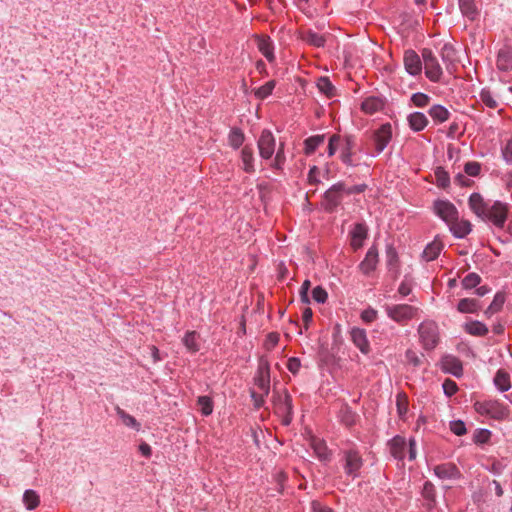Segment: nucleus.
<instances>
[{
    "instance_id": "obj_57",
    "label": "nucleus",
    "mask_w": 512,
    "mask_h": 512,
    "mask_svg": "<svg viewBox=\"0 0 512 512\" xmlns=\"http://www.w3.org/2000/svg\"><path fill=\"white\" fill-rule=\"evenodd\" d=\"M377 311L373 308H368V309H365L362 313H361V319L365 322V323H372L376 320L377 318Z\"/></svg>"
},
{
    "instance_id": "obj_20",
    "label": "nucleus",
    "mask_w": 512,
    "mask_h": 512,
    "mask_svg": "<svg viewBox=\"0 0 512 512\" xmlns=\"http://www.w3.org/2000/svg\"><path fill=\"white\" fill-rule=\"evenodd\" d=\"M434 472L440 479H456L460 476L458 468L452 463L437 465Z\"/></svg>"
},
{
    "instance_id": "obj_1",
    "label": "nucleus",
    "mask_w": 512,
    "mask_h": 512,
    "mask_svg": "<svg viewBox=\"0 0 512 512\" xmlns=\"http://www.w3.org/2000/svg\"><path fill=\"white\" fill-rule=\"evenodd\" d=\"M474 409L478 414L497 421L507 419L510 413L507 406L495 399L476 401Z\"/></svg>"
},
{
    "instance_id": "obj_7",
    "label": "nucleus",
    "mask_w": 512,
    "mask_h": 512,
    "mask_svg": "<svg viewBox=\"0 0 512 512\" xmlns=\"http://www.w3.org/2000/svg\"><path fill=\"white\" fill-rule=\"evenodd\" d=\"M345 183L338 182L330 187L324 194V207L327 211H333L342 201Z\"/></svg>"
},
{
    "instance_id": "obj_43",
    "label": "nucleus",
    "mask_w": 512,
    "mask_h": 512,
    "mask_svg": "<svg viewBox=\"0 0 512 512\" xmlns=\"http://www.w3.org/2000/svg\"><path fill=\"white\" fill-rule=\"evenodd\" d=\"M197 405L203 415L208 416L213 412V401L208 396H200L197 400Z\"/></svg>"
},
{
    "instance_id": "obj_49",
    "label": "nucleus",
    "mask_w": 512,
    "mask_h": 512,
    "mask_svg": "<svg viewBox=\"0 0 512 512\" xmlns=\"http://www.w3.org/2000/svg\"><path fill=\"white\" fill-rule=\"evenodd\" d=\"M429 96L424 93H414L411 97L412 103L417 107H425L429 104Z\"/></svg>"
},
{
    "instance_id": "obj_58",
    "label": "nucleus",
    "mask_w": 512,
    "mask_h": 512,
    "mask_svg": "<svg viewBox=\"0 0 512 512\" xmlns=\"http://www.w3.org/2000/svg\"><path fill=\"white\" fill-rule=\"evenodd\" d=\"M340 142V136L337 134H334L330 137L329 143H328V156L331 157L335 154L337 147Z\"/></svg>"
},
{
    "instance_id": "obj_50",
    "label": "nucleus",
    "mask_w": 512,
    "mask_h": 512,
    "mask_svg": "<svg viewBox=\"0 0 512 512\" xmlns=\"http://www.w3.org/2000/svg\"><path fill=\"white\" fill-rule=\"evenodd\" d=\"M423 497L430 501L431 503L435 502V488L431 482H425L422 490Z\"/></svg>"
},
{
    "instance_id": "obj_41",
    "label": "nucleus",
    "mask_w": 512,
    "mask_h": 512,
    "mask_svg": "<svg viewBox=\"0 0 512 512\" xmlns=\"http://www.w3.org/2000/svg\"><path fill=\"white\" fill-rule=\"evenodd\" d=\"M229 145L238 149L244 142V134L240 129L234 128L230 131L228 137Z\"/></svg>"
},
{
    "instance_id": "obj_42",
    "label": "nucleus",
    "mask_w": 512,
    "mask_h": 512,
    "mask_svg": "<svg viewBox=\"0 0 512 512\" xmlns=\"http://www.w3.org/2000/svg\"><path fill=\"white\" fill-rule=\"evenodd\" d=\"M356 414L351 410L350 407L344 406L340 410V419L346 426H352L356 422Z\"/></svg>"
},
{
    "instance_id": "obj_12",
    "label": "nucleus",
    "mask_w": 512,
    "mask_h": 512,
    "mask_svg": "<svg viewBox=\"0 0 512 512\" xmlns=\"http://www.w3.org/2000/svg\"><path fill=\"white\" fill-rule=\"evenodd\" d=\"M392 137V128L389 123L383 124L378 130L375 131L374 140L377 152H382Z\"/></svg>"
},
{
    "instance_id": "obj_35",
    "label": "nucleus",
    "mask_w": 512,
    "mask_h": 512,
    "mask_svg": "<svg viewBox=\"0 0 512 512\" xmlns=\"http://www.w3.org/2000/svg\"><path fill=\"white\" fill-rule=\"evenodd\" d=\"M257 47H258L259 51L265 56V58L268 61L271 62L274 60L272 44H271V41L269 38H264V37L258 38L257 39Z\"/></svg>"
},
{
    "instance_id": "obj_11",
    "label": "nucleus",
    "mask_w": 512,
    "mask_h": 512,
    "mask_svg": "<svg viewBox=\"0 0 512 512\" xmlns=\"http://www.w3.org/2000/svg\"><path fill=\"white\" fill-rule=\"evenodd\" d=\"M378 250L376 248V246H371L366 255H365V258L361 261V263L359 264V270L365 274V275H369L371 272H373L376 267H377V264H378Z\"/></svg>"
},
{
    "instance_id": "obj_19",
    "label": "nucleus",
    "mask_w": 512,
    "mask_h": 512,
    "mask_svg": "<svg viewBox=\"0 0 512 512\" xmlns=\"http://www.w3.org/2000/svg\"><path fill=\"white\" fill-rule=\"evenodd\" d=\"M469 206L471 210L480 218H484L487 214L488 204L484 201L479 193H473L469 198Z\"/></svg>"
},
{
    "instance_id": "obj_17",
    "label": "nucleus",
    "mask_w": 512,
    "mask_h": 512,
    "mask_svg": "<svg viewBox=\"0 0 512 512\" xmlns=\"http://www.w3.org/2000/svg\"><path fill=\"white\" fill-rule=\"evenodd\" d=\"M241 168L246 173L252 174L256 171L255 169V157L252 147L246 145L242 148L240 153Z\"/></svg>"
},
{
    "instance_id": "obj_37",
    "label": "nucleus",
    "mask_w": 512,
    "mask_h": 512,
    "mask_svg": "<svg viewBox=\"0 0 512 512\" xmlns=\"http://www.w3.org/2000/svg\"><path fill=\"white\" fill-rule=\"evenodd\" d=\"M317 87L328 98L335 96L336 89L327 77H320L317 81Z\"/></svg>"
},
{
    "instance_id": "obj_8",
    "label": "nucleus",
    "mask_w": 512,
    "mask_h": 512,
    "mask_svg": "<svg viewBox=\"0 0 512 512\" xmlns=\"http://www.w3.org/2000/svg\"><path fill=\"white\" fill-rule=\"evenodd\" d=\"M344 461L345 473L352 478L358 477L363 465L361 455L355 450H347L344 452Z\"/></svg>"
},
{
    "instance_id": "obj_2",
    "label": "nucleus",
    "mask_w": 512,
    "mask_h": 512,
    "mask_svg": "<svg viewBox=\"0 0 512 512\" xmlns=\"http://www.w3.org/2000/svg\"><path fill=\"white\" fill-rule=\"evenodd\" d=\"M385 312L394 322L405 325L408 321L417 318L419 308L409 304L386 305Z\"/></svg>"
},
{
    "instance_id": "obj_33",
    "label": "nucleus",
    "mask_w": 512,
    "mask_h": 512,
    "mask_svg": "<svg viewBox=\"0 0 512 512\" xmlns=\"http://www.w3.org/2000/svg\"><path fill=\"white\" fill-rule=\"evenodd\" d=\"M429 115L434 121L443 123L448 120L450 113L445 107L434 105L429 109Z\"/></svg>"
},
{
    "instance_id": "obj_32",
    "label": "nucleus",
    "mask_w": 512,
    "mask_h": 512,
    "mask_svg": "<svg viewBox=\"0 0 512 512\" xmlns=\"http://www.w3.org/2000/svg\"><path fill=\"white\" fill-rule=\"evenodd\" d=\"M116 413L118 417L121 419L123 425L133 428L136 431L140 430V423L132 415L128 414L120 407H116Z\"/></svg>"
},
{
    "instance_id": "obj_64",
    "label": "nucleus",
    "mask_w": 512,
    "mask_h": 512,
    "mask_svg": "<svg viewBox=\"0 0 512 512\" xmlns=\"http://www.w3.org/2000/svg\"><path fill=\"white\" fill-rule=\"evenodd\" d=\"M504 159L512 163V138L507 142L505 148L502 151Z\"/></svg>"
},
{
    "instance_id": "obj_21",
    "label": "nucleus",
    "mask_w": 512,
    "mask_h": 512,
    "mask_svg": "<svg viewBox=\"0 0 512 512\" xmlns=\"http://www.w3.org/2000/svg\"><path fill=\"white\" fill-rule=\"evenodd\" d=\"M367 237V228L362 223H357L351 232V246L354 250L362 247L363 241Z\"/></svg>"
},
{
    "instance_id": "obj_53",
    "label": "nucleus",
    "mask_w": 512,
    "mask_h": 512,
    "mask_svg": "<svg viewBox=\"0 0 512 512\" xmlns=\"http://www.w3.org/2000/svg\"><path fill=\"white\" fill-rule=\"evenodd\" d=\"M442 387H443L444 393L449 397L454 395L458 390L457 384L451 379H446L443 382Z\"/></svg>"
},
{
    "instance_id": "obj_48",
    "label": "nucleus",
    "mask_w": 512,
    "mask_h": 512,
    "mask_svg": "<svg viewBox=\"0 0 512 512\" xmlns=\"http://www.w3.org/2000/svg\"><path fill=\"white\" fill-rule=\"evenodd\" d=\"M397 411L400 416H403L408 411V398L404 393H399L396 399Z\"/></svg>"
},
{
    "instance_id": "obj_26",
    "label": "nucleus",
    "mask_w": 512,
    "mask_h": 512,
    "mask_svg": "<svg viewBox=\"0 0 512 512\" xmlns=\"http://www.w3.org/2000/svg\"><path fill=\"white\" fill-rule=\"evenodd\" d=\"M182 341L189 352L196 353L200 350L199 335L195 331L187 332Z\"/></svg>"
},
{
    "instance_id": "obj_36",
    "label": "nucleus",
    "mask_w": 512,
    "mask_h": 512,
    "mask_svg": "<svg viewBox=\"0 0 512 512\" xmlns=\"http://www.w3.org/2000/svg\"><path fill=\"white\" fill-rule=\"evenodd\" d=\"M324 135H315L305 140V153L311 155L315 150L324 143Z\"/></svg>"
},
{
    "instance_id": "obj_38",
    "label": "nucleus",
    "mask_w": 512,
    "mask_h": 512,
    "mask_svg": "<svg viewBox=\"0 0 512 512\" xmlns=\"http://www.w3.org/2000/svg\"><path fill=\"white\" fill-rule=\"evenodd\" d=\"M311 447L320 460H327L329 457L328 449L324 441L313 438L311 441Z\"/></svg>"
},
{
    "instance_id": "obj_9",
    "label": "nucleus",
    "mask_w": 512,
    "mask_h": 512,
    "mask_svg": "<svg viewBox=\"0 0 512 512\" xmlns=\"http://www.w3.org/2000/svg\"><path fill=\"white\" fill-rule=\"evenodd\" d=\"M257 145L260 156L266 160L270 159L275 152L276 146V141L271 131L263 130L258 139Z\"/></svg>"
},
{
    "instance_id": "obj_47",
    "label": "nucleus",
    "mask_w": 512,
    "mask_h": 512,
    "mask_svg": "<svg viewBox=\"0 0 512 512\" xmlns=\"http://www.w3.org/2000/svg\"><path fill=\"white\" fill-rule=\"evenodd\" d=\"M274 87V81H268L255 91V96L259 99H265L272 93Z\"/></svg>"
},
{
    "instance_id": "obj_52",
    "label": "nucleus",
    "mask_w": 512,
    "mask_h": 512,
    "mask_svg": "<svg viewBox=\"0 0 512 512\" xmlns=\"http://www.w3.org/2000/svg\"><path fill=\"white\" fill-rule=\"evenodd\" d=\"M450 430L457 436L466 434L467 430L463 421L457 420L450 423Z\"/></svg>"
},
{
    "instance_id": "obj_63",
    "label": "nucleus",
    "mask_w": 512,
    "mask_h": 512,
    "mask_svg": "<svg viewBox=\"0 0 512 512\" xmlns=\"http://www.w3.org/2000/svg\"><path fill=\"white\" fill-rule=\"evenodd\" d=\"M366 188H367L366 184H359V185H354V186H350V187L345 185L344 193L347 195L360 194V193H363L366 190Z\"/></svg>"
},
{
    "instance_id": "obj_23",
    "label": "nucleus",
    "mask_w": 512,
    "mask_h": 512,
    "mask_svg": "<svg viewBox=\"0 0 512 512\" xmlns=\"http://www.w3.org/2000/svg\"><path fill=\"white\" fill-rule=\"evenodd\" d=\"M390 453L396 459H403L405 456L406 442L403 437L396 436L394 437L390 443Z\"/></svg>"
},
{
    "instance_id": "obj_28",
    "label": "nucleus",
    "mask_w": 512,
    "mask_h": 512,
    "mask_svg": "<svg viewBox=\"0 0 512 512\" xmlns=\"http://www.w3.org/2000/svg\"><path fill=\"white\" fill-rule=\"evenodd\" d=\"M480 309V303L476 299L463 298L457 305V310L460 313H475Z\"/></svg>"
},
{
    "instance_id": "obj_59",
    "label": "nucleus",
    "mask_w": 512,
    "mask_h": 512,
    "mask_svg": "<svg viewBox=\"0 0 512 512\" xmlns=\"http://www.w3.org/2000/svg\"><path fill=\"white\" fill-rule=\"evenodd\" d=\"M310 286H311L310 281L309 280H305L302 283V286L300 288V298H301V301L303 303H306V304H308L310 302L309 297H308V291L310 289Z\"/></svg>"
},
{
    "instance_id": "obj_60",
    "label": "nucleus",
    "mask_w": 512,
    "mask_h": 512,
    "mask_svg": "<svg viewBox=\"0 0 512 512\" xmlns=\"http://www.w3.org/2000/svg\"><path fill=\"white\" fill-rule=\"evenodd\" d=\"M436 178L438 186L445 188L449 184V176L444 170H438L436 172Z\"/></svg>"
},
{
    "instance_id": "obj_56",
    "label": "nucleus",
    "mask_w": 512,
    "mask_h": 512,
    "mask_svg": "<svg viewBox=\"0 0 512 512\" xmlns=\"http://www.w3.org/2000/svg\"><path fill=\"white\" fill-rule=\"evenodd\" d=\"M284 162H285V154H284L283 144H281L276 153V156H275L272 166L276 169H281Z\"/></svg>"
},
{
    "instance_id": "obj_34",
    "label": "nucleus",
    "mask_w": 512,
    "mask_h": 512,
    "mask_svg": "<svg viewBox=\"0 0 512 512\" xmlns=\"http://www.w3.org/2000/svg\"><path fill=\"white\" fill-rule=\"evenodd\" d=\"M448 225L456 237H464L471 231V224L468 221L459 222L457 219L454 223Z\"/></svg>"
},
{
    "instance_id": "obj_30",
    "label": "nucleus",
    "mask_w": 512,
    "mask_h": 512,
    "mask_svg": "<svg viewBox=\"0 0 512 512\" xmlns=\"http://www.w3.org/2000/svg\"><path fill=\"white\" fill-rule=\"evenodd\" d=\"M361 108L367 114H374L383 108V101L378 97H369L362 102Z\"/></svg>"
},
{
    "instance_id": "obj_29",
    "label": "nucleus",
    "mask_w": 512,
    "mask_h": 512,
    "mask_svg": "<svg viewBox=\"0 0 512 512\" xmlns=\"http://www.w3.org/2000/svg\"><path fill=\"white\" fill-rule=\"evenodd\" d=\"M442 248H443L442 243L440 241L434 240L433 242H431L430 244H428L425 247L423 254H422L423 258L427 262L433 261L434 259H436L438 257Z\"/></svg>"
},
{
    "instance_id": "obj_16",
    "label": "nucleus",
    "mask_w": 512,
    "mask_h": 512,
    "mask_svg": "<svg viewBox=\"0 0 512 512\" xmlns=\"http://www.w3.org/2000/svg\"><path fill=\"white\" fill-rule=\"evenodd\" d=\"M299 38L308 45L316 48L323 47L326 43V37L324 35L318 34L310 29L300 30Z\"/></svg>"
},
{
    "instance_id": "obj_22",
    "label": "nucleus",
    "mask_w": 512,
    "mask_h": 512,
    "mask_svg": "<svg viewBox=\"0 0 512 512\" xmlns=\"http://www.w3.org/2000/svg\"><path fill=\"white\" fill-rule=\"evenodd\" d=\"M497 67L502 71L512 69V49L509 47L502 48L497 56Z\"/></svg>"
},
{
    "instance_id": "obj_40",
    "label": "nucleus",
    "mask_w": 512,
    "mask_h": 512,
    "mask_svg": "<svg viewBox=\"0 0 512 512\" xmlns=\"http://www.w3.org/2000/svg\"><path fill=\"white\" fill-rule=\"evenodd\" d=\"M23 502L28 510H33L39 505L40 498L34 490H26L23 495Z\"/></svg>"
},
{
    "instance_id": "obj_55",
    "label": "nucleus",
    "mask_w": 512,
    "mask_h": 512,
    "mask_svg": "<svg viewBox=\"0 0 512 512\" xmlns=\"http://www.w3.org/2000/svg\"><path fill=\"white\" fill-rule=\"evenodd\" d=\"M341 160L347 165L352 164V152H351V141L347 139L346 147L343 149L341 153Z\"/></svg>"
},
{
    "instance_id": "obj_10",
    "label": "nucleus",
    "mask_w": 512,
    "mask_h": 512,
    "mask_svg": "<svg viewBox=\"0 0 512 512\" xmlns=\"http://www.w3.org/2000/svg\"><path fill=\"white\" fill-rule=\"evenodd\" d=\"M435 213L447 224L454 223L458 219L456 207L449 201H436L434 204Z\"/></svg>"
},
{
    "instance_id": "obj_51",
    "label": "nucleus",
    "mask_w": 512,
    "mask_h": 512,
    "mask_svg": "<svg viewBox=\"0 0 512 512\" xmlns=\"http://www.w3.org/2000/svg\"><path fill=\"white\" fill-rule=\"evenodd\" d=\"M312 297L317 303H325L328 298V294L324 288L317 286L312 291Z\"/></svg>"
},
{
    "instance_id": "obj_25",
    "label": "nucleus",
    "mask_w": 512,
    "mask_h": 512,
    "mask_svg": "<svg viewBox=\"0 0 512 512\" xmlns=\"http://www.w3.org/2000/svg\"><path fill=\"white\" fill-rule=\"evenodd\" d=\"M459 8L462 14L470 20H474L479 14L475 0H459Z\"/></svg>"
},
{
    "instance_id": "obj_13",
    "label": "nucleus",
    "mask_w": 512,
    "mask_h": 512,
    "mask_svg": "<svg viewBox=\"0 0 512 512\" xmlns=\"http://www.w3.org/2000/svg\"><path fill=\"white\" fill-rule=\"evenodd\" d=\"M404 66L411 75H418L422 70V62L419 55L413 50H407L404 54Z\"/></svg>"
},
{
    "instance_id": "obj_46",
    "label": "nucleus",
    "mask_w": 512,
    "mask_h": 512,
    "mask_svg": "<svg viewBox=\"0 0 512 512\" xmlns=\"http://www.w3.org/2000/svg\"><path fill=\"white\" fill-rule=\"evenodd\" d=\"M481 282V277L476 273H469L462 280V286L464 289H472L479 285Z\"/></svg>"
},
{
    "instance_id": "obj_18",
    "label": "nucleus",
    "mask_w": 512,
    "mask_h": 512,
    "mask_svg": "<svg viewBox=\"0 0 512 512\" xmlns=\"http://www.w3.org/2000/svg\"><path fill=\"white\" fill-rule=\"evenodd\" d=\"M255 385L260 393L268 394L270 387L269 367L267 364L261 365L258 369V375L255 379Z\"/></svg>"
},
{
    "instance_id": "obj_61",
    "label": "nucleus",
    "mask_w": 512,
    "mask_h": 512,
    "mask_svg": "<svg viewBox=\"0 0 512 512\" xmlns=\"http://www.w3.org/2000/svg\"><path fill=\"white\" fill-rule=\"evenodd\" d=\"M301 367L300 360L296 357H291L287 361V369L292 373L296 374L298 373L299 369Z\"/></svg>"
},
{
    "instance_id": "obj_5",
    "label": "nucleus",
    "mask_w": 512,
    "mask_h": 512,
    "mask_svg": "<svg viewBox=\"0 0 512 512\" xmlns=\"http://www.w3.org/2000/svg\"><path fill=\"white\" fill-rule=\"evenodd\" d=\"M508 214V207L506 204L495 201L488 207L487 214L484 215V220H489L496 227L502 228L506 222Z\"/></svg>"
},
{
    "instance_id": "obj_31",
    "label": "nucleus",
    "mask_w": 512,
    "mask_h": 512,
    "mask_svg": "<svg viewBox=\"0 0 512 512\" xmlns=\"http://www.w3.org/2000/svg\"><path fill=\"white\" fill-rule=\"evenodd\" d=\"M464 330L473 336H485L488 333V328L485 324L479 321H470L464 325Z\"/></svg>"
},
{
    "instance_id": "obj_54",
    "label": "nucleus",
    "mask_w": 512,
    "mask_h": 512,
    "mask_svg": "<svg viewBox=\"0 0 512 512\" xmlns=\"http://www.w3.org/2000/svg\"><path fill=\"white\" fill-rule=\"evenodd\" d=\"M481 166L478 162H467L464 171L469 176H477L480 173Z\"/></svg>"
},
{
    "instance_id": "obj_15",
    "label": "nucleus",
    "mask_w": 512,
    "mask_h": 512,
    "mask_svg": "<svg viewBox=\"0 0 512 512\" xmlns=\"http://www.w3.org/2000/svg\"><path fill=\"white\" fill-rule=\"evenodd\" d=\"M442 369L446 373H450L456 377H460L463 374L462 362L453 355H446L441 361Z\"/></svg>"
},
{
    "instance_id": "obj_14",
    "label": "nucleus",
    "mask_w": 512,
    "mask_h": 512,
    "mask_svg": "<svg viewBox=\"0 0 512 512\" xmlns=\"http://www.w3.org/2000/svg\"><path fill=\"white\" fill-rule=\"evenodd\" d=\"M351 340L354 345L363 353L368 354L371 350L366 332L361 328H353L350 332Z\"/></svg>"
},
{
    "instance_id": "obj_44",
    "label": "nucleus",
    "mask_w": 512,
    "mask_h": 512,
    "mask_svg": "<svg viewBox=\"0 0 512 512\" xmlns=\"http://www.w3.org/2000/svg\"><path fill=\"white\" fill-rule=\"evenodd\" d=\"M441 58L447 65L456 60V51L451 44H445L441 49Z\"/></svg>"
},
{
    "instance_id": "obj_27",
    "label": "nucleus",
    "mask_w": 512,
    "mask_h": 512,
    "mask_svg": "<svg viewBox=\"0 0 512 512\" xmlns=\"http://www.w3.org/2000/svg\"><path fill=\"white\" fill-rule=\"evenodd\" d=\"M494 384L500 391H508L511 388L509 373L502 369L498 370L494 377Z\"/></svg>"
},
{
    "instance_id": "obj_45",
    "label": "nucleus",
    "mask_w": 512,
    "mask_h": 512,
    "mask_svg": "<svg viewBox=\"0 0 512 512\" xmlns=\"http://www.w3.org/2000/svg\"><path fill=\"white\" fill-rule=\"evenodd\" d=\"M479 97L482 103L491 109H495L498 106L497 100L489 90L483 89L480 92Z\"/></svg>"
},
{
    "instance_id": "obj_4",
    "label": "nucleus",
    "mask_w": 512,
    "mask_h": 512,
    "mask_svg": "<svg viewBox=\"0 0 512 512\" xmlns=\"http://www.w3.org/2000/svg\"><path fill=\"white\" fill-rule=\"evenodd\" d=\"M422 59L424 62L425 74L427 78L433 82H438L442 76V68L439 62L430 49L422 50Z\"/></svg>"
},
{
    "instance_id": "obj_24",
    "label": "nucleus",
    "mask_w": 512,
    "mask_h": 512,
    "mask_svg": "<svg viewBox=\"0 0 512 512\" xmlns=\"http://www.w3.org/2000/svg\"><path fill=\"white\" fill-rule=\"evenodd\" d=\"M408 122L411 129L421 131L427 126L428 119L423 113L414 112L408 116Z\"/></svg>"
},
{
    "instance_id": "obj_62",
    "label": "nucleus",
    "mask_w": 512,
    "mask_h": 512,
    "mask_svg": "<svg viewBox=\"0 0 512 512\" xmlns=\"http://www.w3.org/2000/svg\"><path fill=\"white\" fill-rule=\"evenodd\" d=\"M279 342V335L277 333H269L265 341L267 350L273 349Z\"/></svg>"
},
{
    "instance_id": "obj_6",
    "label": "nucleus",
    "mask_w": 512,
    "mask_h": 512,
    "mask_svg": "<svg viewBox=\"0 0 512 512\" xmlns=\"http://www.w3.org/2000/svg\"><path fill=\"white\" fill-rule=\"evenodd\" d=\"M420 339L425 349H433L438 343V330L433 322L421 323L418 329Z\"/></svg>"
},
{
    "instance_id": "obj_39",
    "label": "nucleus",
    "mask_w": 512,
    "mask_h": 512,
    "mask_svg": "<svg viewBox=\"0 0 512 512\" xmlns=\"http://www.w3.org/2000/svg\"><path fill=\"white\" fill-rule=\"evenodd\" d=\"M504 302H505V296L504 294L502 293H497L495 296H494V299L492 301V303L489 305V307L486 309L485 311V315L490 317L492 316L493 314L497 313L498 311L501 310V308L503 307L504 305Z\"/></svg>"
},
{
    "instance_id": "obj_3",
    "label": "nucleus",
    "mask_w": 512,
    "mask_h": 512,
    "mask_svg": "<svg viewBox=\"0 0 512 512\" xmlns=\"http://www.w3.org/2000/svg\"><path fill=\"white\" fill-rule=\"evenodd\" d=\"M273 407L275 413L283 418L282 422L289 425L292 420V399L287 391L274 393Z\"/></svg>"
}]
</instances>
